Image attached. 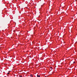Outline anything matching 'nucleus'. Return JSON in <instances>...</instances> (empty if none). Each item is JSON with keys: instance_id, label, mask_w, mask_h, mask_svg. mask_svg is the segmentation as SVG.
<instances>
[{"instance_id": "nucleus-6", "label": "nucleus", "mask_w": 77, "mask_h": 77, "mask_svg": "<svg viewBox=\"0 0 77 77\" xmlns=\"http://www.w3.org/2000/svg\"><path fill=\"white\" fill-rule=\"evenodd\" d=\"M51 69H52V67H51Z\"/></svg>"}, {"instance_id": "nucleus-7", "label": "nucleus", "mask_w": 77, "mask_h": 77, "mask_svg": "<svg viewBox=\"0 0 77 77\" xmlns=\"http://www.w3.org/2000/svg\"><path fill=\"white\" fill-rule=\"evenodd\" d=\"M50 70H52V69H50Z\"/></svg>"}, {"instance_id": "nucleus-4", "label": "nucleus", "mask_w": 77, "mask_h": 77, "mask_svg": "<svg viewBox=\"0 0 77 77\" xmlns=\"http://www.w3.org/2000/svg\"><path fill=\"white\" fill-rule=\"evenodd\" d=\"M75 63V62H73V63Z\"/></svg>"}, {"instance_id": "nucleus-1", "label": "nucleus", "mask_w": 77, "mask_h": 77, "mask_svg": "<svg viewBox=\"0 0 77 77\" xmlns=\"http://www.w3.org/2000/svg\"><path fill=\"white\" fill-rule=\"evenodd\" d=\"M37 77H40V75H37Z\"/></svg>"}, {"instance_id": "nucleus-3", "label": "nucleus", "mask_w": 77, "mask_h": 77, "mask_svg": "<svg viewBox=\"0 0 77 77\" xmlns=\"http://www.w3.org/2000/svg\"><path fill=\"white\" fill-rule=\"evenodd\" d=\"M20 77H22V76H21V75H20Z\"/></svg>"}, {"instance_id": "nucleus-2", "label": "nucleus", "mask_w": 77, "mask_h": 77, "mask_svg": "<svg viewBox=\"0 0 77 77\" xmlns=\"http://www.w3.org/2000/svg\"><path fill=\"white\" fill-rule=\"evenodd\" d=\"M30 77H33V75H30Z\"/></svg>"}, {"instance_id": "nucleus-5", "label": "nucleus", "mask_w": 77, "mask_h": 77, "mask_svg": "<svg viewBox=\"0 0 77 77\" xmlns=\"http://www.w3.org/2000/svg\"><path fill=\"white\" fill-rule=\"evenodd\" d=\"M7 74H9V73H8Z\"/></svg>"}, {"instance_id": "nucleus-8", "label": "nucleus", "mask_w": 77, "mask_h": 77, "mask_svg": "<svg viewBox=\"0 0 77 77\" xmlns=\"http://www.w3.org/2000/svg\"><path fill=\"white\" fill-rule=\"evenodd\" d=\"M75 1H76V0H75Z\"/></svg>"}]
</instances>
